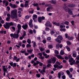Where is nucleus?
<instances>
[{"label": "nucleus", "instance_id": "obj_1", "mask_svg": "<svg viewBox=\"0 0 79 79\" xmlns=\"http://www.w3.org/2000/svg\"><path fill=\"white\" fill-rule=\"evenodd\" d=\"M17 13V10L16 9H14L11 11V18L12 19H16L18 18V16L16 15Z\"/></svg>", "mask_w": 79, "mask_h": 79}, {"label": "nucleus", "instance_id": "obj_2", "mask_svg": "<svg viewBox=\"0 0 79 79\" xmlns=\"http://www.w3.org/2000/svg\"><path fill=\"white\" fill-rule=\"evenodd\" d=\"M15 24L14 23L11 22L10 23H6V25H4V26L5 29H10V27L11 26H13Z\"/></svg>", "mask_w": 79, "mask_h": 79}, {"label": "nucleus", "instance_id": "obj_3", "mask_svg": "<svg viewBox=\"0 0 79 79\" xmlns=\"http://www.w3.org/2000/svg\"><path fill=\"white\" fill-rule=\"evenodd\" d=\"M56 58L54 57L53 58H51V59L48 60V63H52V64H55L56 61Z\"/></svg>", "mask_w": 79, "mask_h": 79}, {"label": "nucleus", "instance_id": "obj_4", "mask_svg": "<svg viewBox=\"0 0 79 79\" xmlns=\"http://www.w3.org/2000/svg\"><path fill=\"white\" fill-rule=\"evenodd\" d=\"M19 33H12L10 34V36L11 37H13L14 39H18V37H19Z\"/></svg>", "mask_w": 79, "mask_h": 79}, {"label": "nucleus", "instance_id": "obj_5", "mask_svg": "<svg viewBox=\"0 0 79 79\" xmlns=\"http://www.w3.org/2000/svg\"><path fill=\"white\" fill-rule=\"evenodd\" d=\"M69 61L70 62V65H73V64H74V63L76 61L75 60H74V59L72 58L71 59H69Z\"/></svg>", "mask_w": 79, "mask_h": 79}, {"label": "nucleus", "instance_id": "obj_6", "mask_svg": "<svg viewBox=\"0 0 79 79\" xmlns=\"http://www.w3.org/2000/svg\"><path fill=\"white\" fill-rule=\"evenodd\" d=\"M54 67L55 68H57V69H61L63 68V65H61L60 66H59L58 65L56 64H55L54 65Z\"/></svg>", "mask_w": 79, "mask_h": 79}, {"label": "nucleus", "instance_id": "obj_7", "mask_svg": "<svg viewBox=\"0 0 79 79\" xmlns=\"http://www.w3.org/2000/svg\"><path fill=\"white\" fill-rule=\"evenodd\" d=\"M18 27V31L17 33L18 34H19V32H20V30H21V25L20 24H18L17 25Z\"/></svg>", "mask_w": 79, "mask_h": 79}, {"label": "nucleus", "instance_id": "obj_8", "mask_svg": "<svg viewBox=\"0 0 79 79\" xmlns=\"http://www.w3.org/2000/svg\"><path fill=\"white\" fill-rule=\"evenodd\" d=\"M45 25L46 26H47L48 27H51L52 26L50 23V22H49V21H48L45 24Z\"/></svg>", "mask_w": 79, "mask_h": 79}, {"label": "nucleus", "instance_id": "obj_9", "mask_svg": "<svg viewBox=\"0 0 79 79\" xmlns=\"http://www.w3.org/2000/svg\"><path fill=\"white\" fill-rule=\"evenodd\" d=\"M9 5L10 6H11L12 8H13L14 9L16 8H17V6H16L15 4H12L10 3Z\"/></svg>", "mask_w": 79, "mask_h": 79}, {"label": "nucleus", "instance_id": "obj_10", "mask_svg": "<svg viewBox=\"0 0 79 79\" xmlns=\"http://www.w3.org/2000/svg\"><path fill=\"white\" fill-rule=\"evenodd\" d=\"M64 10L66 11L69 12V11L70 9L68 8V7L66 6H64Z\"/></svg>", "mask_w": 79, "mask_h": 79}, {"label": "nucleus", "instance_id": "obj_11", "mask_svg": "<svg viewBox=\"0 0 79 79\" xmlns=\"http://www.w3.org/2000/svg\"><path fill=\"white\" fill-rule=\"evenodd\" d=\"M72 56L74 58H76L77 56V52L76 51H74L73 52Z\"/></svg>", "mask_w": 79, "mask_h": 79}, {"label": "nucleus", "instance_id": "obj_12", "mask_svg": "<svg viewBox=\"0 0 79 79\" xmlns=\"http://www.w3.org/2000/svg\"><path fill=\"white\" fill-rule=\"evenodd\" d=\"M56 57H57L58 59H60L61 60H64V58L62 57L60 55H57L56 56Z\"/></svg>", "mask_w": 79, "mask_h": 79}, {"label": "nucleus", "instance_id": "obj_13", "mask_svg": "<svg viewBox=\"0 0 79 79\" xmlns=\"http://www.w3.org/2000/svg\"><path fill=\"white\" fill-rule=\"evenodd\" d=\"M28 27V26L27 24H25L22 26V27H23V29H24V30H26V29H27Z\"/></svg>", "mask_w": 79, "mask_h": 79}, {"label": "nucleus", "instance_id": "obj_14", "mask_svg": "<svg viewBox=\"0 0 79 79\" xmlns=\"http://www.w3.org/2000/svg\"><path fill=\"white\" fill-rule=\"evenodd\" d=\"M3 67V69L4 71V72H6L7 70H8V68H7V66H6V68H5V66H2Z\"/></svg>", "mask_w": 79, "mask_h": 79}, {"label": "nucleus", "instance_id": "obj_15", "mask_svg": "<svg viewBox=\"0 0 79 79\" xmlns=\"http://www.w3.org/2000/svg\"><path fill=\"white\" fill-rule=\"evenodd\" d=\"M28 2H29L27 1H26L25 2V4L24 5V6L25 8H27V7L28 6Z\"/></svg>", "mask_w": 79, "mask_h": 79}, {"label": "nucleus", "instance_id": "obj_16", "mask_svg": "<svg viewBox=\"0 0 79 79\" xmlns=\"http://www.w3.org/2000/svg\"><path fill=\"white\" fill-rule=\"evenodd\" d=\"M76 5L74 4H69L67 6L68 7H70V8H72V7H74Z\"/></svg>", "mask_w": 79, "mask_h": 79}, {"label": "nucleus", "instance_id": "obj_17", "mask_svg": "<svg viewBox=\"0 0 79 79\" xmlns=\"http://www.w3.org/2000/svg\"><path fill=\"white\" fill-rule=\"evenodd\" d=\"M55 40L56 42H58V43H59L60 44L61 43V40H59L58 37H57V38L55 39Z\"/></svg>", "mask_w": 79, "mask_h": 79}, {"label": "nucleus", "instance_id": "obj_18", "mask_svg": "<svg viewBox=\"0 0 79 79\" xmlns=\"http://www.w3.org/2000/svg\"><path fill=\"white\" fill-rule=\"evenodd\" d=\"M33 20H35V19H36L37 18V15H34L33 16Z\"/></svg>", "mask_w": 79, "mask_h": 79}, {"label": "nucleus", "instance_id": "obj_19", "mask_svg": "<svg viewBox=\"0 0 79 79\" xmlns=\"http://www.w3.org/2000/svg\"><path fill=\"white\" fill-rule=\"evenodd\" d=\"M68 13L69 15H72V16H73V11H71L70 10L69 11Z\"/></svg>", "mask_w": 79, "mask_h": 79}, {"label": "nucleus", "instance_id": "obj_20", "mask_svg": "<svg viewBox=\"0 0 79 79\" xmlns=\"http://www.w3.org/2000/svg\"><path fill=\"white\" fill-rule=\"evenodd\" d=\"M50 2L51 3H52V4H55V3H56L55 1L53 0H51Z\"/></svg>", "mask_w": 79, "mask_h": 79}, {"label": "nucleus", "instance_id": "obj_21", "mask_svg": "<svg viewBox=\"0 0 79 79\" xmlns=\"http://www.w3.org/2000/svg\"><path fill=\"white\" fill-rule=\"evenodd\" d=\"M64 53V51H63V50H61L60 52V54L61 55H63Z\"/></svg>", "mask_w": 79, "mask_h": 79}, {"label": "nucleus", "instance_id": "obj_22", "mask_svg": "<svg viewBox=\"0 0 79 79\" xmlns=\"http://www.w3.org/2000/svg\"><path fill=\"white\" fill-rule=\"evenodd\" d=\"M53 24H55L56 26H60V23H56V22H54L53 23Z\"/></svg>", "mask_w": 79, "mask_h": 79}, {"label": "nucleus", "instance_id": "obj_23", "mask_svg": "<svg viewBox=\"0 0 79 79\" xmlns=\"http://www.w3.org/2000/svg\"><path fill=\"white\" fill-rule=\"evenodd\" d=\"M66 48L68 52H70V51H71V49H70V48L69 47V46H66Z\"/></svg>", "mask_w": 79, "mask_h": 79}, {"label": "nucleus", "instance_id": "obj_24", "mask_svg": "<svg viewBox=\"0 0 79 79\" xmlns=\"http://www.w3.org/2000/svg\"><path fill=\"white\" fill-rule=\"evenodd\" d=\"M27 42L29 44H31V41L30 39H28L27 40Z\"/></svg>", "mask_w": 79, "mask_h": 79}, {"label": "nucleus", "instance_id": "obj_25", "mask_svg": "<svg viewBox=\"0 0 79 79\" xmlns=\"http://www.w3.org/2000/svg\"><path fill=\"white\" fill-rule=\"evenodd\" d=\"M38 22L39 23H41L42 22V17H39L38 18Z\"/></svg>", "mask_w": 79, "mask_h": 79}, {"label": "nucleus", "instance_id": "obj_26", "mask_svg": "<svg viewBox=\"0 0 79 79\" xmlns=\"http://www.w3.org/2000/svg\"><path fill=\"white\" fill-rule=\"evenodd\" d=\"M1 34H6V31H0Z\"/></svg>", "mask_w": 79, "mask_h": 79}, {"label": "nucleus", "instance_id": "obj_27", "mask_svg": "<svg viewBox=\"0 0 79 79\" xmlns=\"http://www.w3.org/2000/svg\"><path fill=\"white\" fill-rule=\"evenodd\" d=\"M30 17H31V16H29V15H27L25 16V19H27L30 18Z\"/></svg>", "mask_w": 79, "mask_h": 79}, {"label": "nucleus", "instance_id": "obj_28", "mask_svg": "<svg viewBox=\"0 0 79 79\" xmlns=\"http://www.w3.org/2000/svg\"><path fill=\"white\" fill-rule=\"evenodd\" d=\"M37 47L36 43H35V42H34L33 45V47H34V48H35V47Z\"/></svg>", "mask_w": 79, "mask_h": 79}, {"label": "nucleus", "instance_id": "obj_29", "mask_svg": "<svg viewBox=\"0 0 79 79\" xmlns=\"http://www.w3.org/2000/svg\"><path fill=\"white\" fill-rule=\"evenodd\" d=\"M66 43L68 45H70L71 44V43L69 41H67Z\"/></svg>", "mask_w": 79, "mask_h": 79}, {"label": "nucleus", "instance_id": "obj_30", "mask_svg": "<svg viewBox=\"0 0 79 79\" xmlns=\"http://www.w3.org/2000/svg\"><path fill=\"white\" fill-rule=\"evenodd\" d=\"M32 5L34 6H37L39 5V4L37 3H34L32 4Z\"/></svg>", "mask_w": 79, "mask_h": 79}, {"label": "nucleus", "instance_id": "obj_31", "mask_svg": "<svg viewBox=\"0 0 79 79\" xmlns=\"http://www.w3.org/2000/svg\"><path fill=\"white\" fill-rule=\"evenodd\" d=\"M54 52L55 54L56 55H58V54H59V52L57 50H55Z\"/></svg>", "mask_w": 79, "mask_h": 79}, {"label": "nucleus", "instance_id": "obj_32", "mask_svg": "<svg viewBox=\"0 0 79 79\" xmlns=\"http://www.w3.org/2000/svg\"><path fill=\"white\" fill-rule=\"evenodd\" d=\"M69 23V22L67 21H66L64 23V24H66V25H67V26H68Z\"/></svg>", "mask_w": 79, "mask_h": 79}, {"label": "nucleus", "instance_id": "obj_33", "mask_svg": "<svg viewBox=\"0 0 79 79\" xmlns=\"http://www.w3.org/2000/svg\"><path fill=\"white\" fill-rule=\"evenodd\" d=\"M74 64H79V60H77L74 63Z\"/></svg>", "mask_w": 79, "mask_h": 79}, {"label": "nucleus", "instance_id": "obj_34", "mask_svg": "<svg viewBox=\"0 0 79 79\" xmlns=\"http://www.w3.org/2000/svg\"><path fill=\"white\" fill-rule=\"evenodd\" d=\"M58 77L60 79V77H61V72H60L58 73Z\"/></svg>", "mask_w": 79, "mask_h": 79}, {"label": "nucleus", "instance_id": "obj_35", "mask_svg": "<svg viewBox=\"0 0 79 79\" xmlns=\"http://www.w3.org/2000/svg\"><path fill=\"white\" fill-rule=\"evenodd\" d=\"M26 31H23V35L22 36V37H24V36H26Z\"/></svg>", "mask_w": 79, "mask_h": 79}, {"label": "nucleus", "instance_id": "obj_36", "mask_svg": "<svg viewBox=\"0 0 79 79\" xmlns=\"http://www.w3.org/2000/svg\"><path fill=\"white\" fill-rule=\"evenodd\" d=\"M51 9H53V8L52 7L51 8V7H48L47 8V11H50V10Z\"/></svg>", "mask_w": 79, "mask_h": 79}, {"label": "nucleus", "instance_id": "obj_37", "mask_svg": "<svg viewBox=\"0 0 79 79\" xmlns=\"http://www.w3.org/2000/svg\"><path fill=\"white\" fill-rule=\"evenodd\" d=\"M26 47L27 48H29V47L30 48L31 47V45L30 44H27V45H26Z\"/></svg>", "mask_w": 79, "mask_h": 79}, {"label": "nucleus", "instance_id": "obj_38", "mask_svg": "<svg viewBox=\"0 0 79 79\" xmlns=\"http://www.w3.org/2000/svg\"><path fill=\"white\" fill-rule=\"evenodd\" d=\"M60 28H65V25H60Z\"/></svg>", "mask_w": 79, "mask_h": 79}, {"label": "nucleus", "instance_id": "obj_39", "mask_svg": "<svg viewBox=\"0 0 79 79\" xmlns=\"http://www.w3.org/2000/svg\"><path fill=\"white\" fill-rule=\"evenodd\" d=\"M40 73H45V70L44 69H43L42 70H41L40 72Z\"/></svg>", "mask_w": 79, "mask_h": 79}, {"label": "nucleus", "instance_id": "obj_40", "mask_svg": "<svg viewBox=\"0 0 79 79\" xmlns=\"http://www.w3.org/2000/svg\"><path fill=\"white\" fill-rule=\"evenodd\" d=\"M55 64H56L57 65L58 64V65H60L61 64V63H60L59 62H58V61H56V62Z\"/></svg>", "mask_w": 79, "mask_h": 79}, {"label": "nucleus", "instance_id": "obj_41", "mask_svg": "<svg viewBox=\"0 0 79 79\" xmlns=\"http://www.w3.org/2000/svg\"><path fill=\"white\" fill-rule=\"evenodd\" d=\"M40 50L41 52H43L44 50H45V49L44 48H42L41 47L40 48Z\"/></svg>", "mask_w": 79, "mask_h": 79}, {"label": "nucleus", "instance_id": "obj_42", "mask_svg": "<svg viewBox=\"0 0 79 79\" xmlns=\"http://www.w3.org/2000/svg\"><path fill=\"white\" fill-rule=\"evenodd\" d=\"M74 39V38H73V37H70L69 36V38H68V39L69 40H73Z\"/></svg>", "mask_w": 79, "mask_h": 79}, {"label": "nucleus", "instance_id": "obj_43", "mask_svg": "<svg viewBox=\"0 0 79 79\" xmlns=\"http://www.w3.org/2000/svg\"><path fill=\"white\" fill-rule=\"evenodd\" d=\"M48 48L50 49V48H53V46L51 45H49L48 46Z\"/></svg>", "mask_w": 79, "mask_h": 79}, {"label": "nucleus", "instance_id": "obj_44", "mask_svg": "<svg viewBox=\"0 0 79 79\" xmlns=\"http://www.w3.org/2000/svg\"><path fill=\"white\" fill-rule=\"evenodd\" d=\"M60 39V40H62L63 39V37H62V36L61 35H59L57 37Z\"/></svg>", "mask_w": 79, "mask_h": 79}, {"label": "nucleus", "instance_id": "obj_45", "mask_svg": "<svg viewBox=\"0 0 79 79\" xmlns=\"http://www.w3.org/2000/svg\"><path fill=\"white\" fill-rule=\"evenodd\" d=\"M32 19H31L30 20L29 23V24H32Z\"/></svg>", "mask_w": 79, "mask_h": 79}, {"label": "nucleus", "instance_id": "obj_46", "mask_svg": "<svg viewBox=\"0 0 79 79\" xmlns=\"http://www.w3.org/2000/svg\"><path fill=\"white\" fill-rule=\"evenodd\" d=\"M33 51V50L31 49L30 50H27V52H28L29 53H32V52Z\"/></svg>", "mask_w": 79, "mask_h": 79}, {"label": "nucleus", "instance_id": "obj_47", "mask_svg": "<svg viewBox=\"0 0 79 79\" xmlns=\"http://www.w3.org/2000/svg\"><path fill=\"white\" fill-rule=\"evenodd\" d=\"M66 72L68 75H69L70 74V72L69 71V70H67Z\"/></svg>", "mask_w": 79, "mask_h": 79}, {"label": "nucleus", "instance_id": "obj_48", "mask_svg": "<svg viewBox=\"0 0 79 79\" xmlns=\"http://www.w3.org/2000/svg\"><path fill=\"white\" fill-rule=\"evenodd\" d=\"M11 29L14 31H15V30H16V28H15V27L12 26L11 27Z\"/></svg>", "mask_w": 79, "mask_h": 79}, {"label": "nucleus", "instance_id": "obj_49", "mask_svg": "<svg viewBox=\"0 0 79 79\" xmlns=\"http://www.w3.org/2000/svg\"><path fill=\"white\" fill-rule=\"evenodd\" d=\"M45 30L46 31H50V28L48 27H46L45 28Z\"/></svg>", "mask_w": 79, "mask_h": 79}, {"label": "nucleus", "instance_id": "obj_50", "mask_svg": "<svg viewBox=\"0 0 79 79\" xmlns=\"http://www.w3.org/2000/svg\"><path fill=\"white\" fill-rule=\"evenodd\" d=\"M65 35L66 38L67 39H68V38L69 37V36H68V34L66 33L65 34Z\"/></svg>", "mask_w": 79, "mask_h": 79}, {"label": "nucleus", "instance_id": "obj_51", "mask_svg": "<svg viewBox=\"0 0 79 79\" xmlns=\"http://www.w3.org/2000/svg\"><path fill=\"white\" fill-rule=\"evenodd\" d=\"M18 44L19 46H21V45H22V42H19Z\"/></svg>", "mask_w": 79, "mask_h": 79}, {"label": "nucleus", "instance_id": "obj_52", "mask_svg": "<svg viewBox=\"0 0 79 79\" xmlns=\"http://www.w3.org/2000/svg\"><path fill=\"white\" fill-rule=\"evenodd\" d=\"M39 58L40 59H41V60H43L44 59V57L42 56H40L39 57Z\"/></svg>", "mask_w": 79, "mask_h": 79}, {"label": "nucleus", "instance_id": "obj_53", "mask_svg": "<svg viewBox=\"0 0 79 79\" xmlns=\"http://www.w3.org/2000/svg\"><path fill=\"white\" fill-rule=\"evenodd\" d=\"M29 13H31V14H33L34 13V10H32V11H29Z\"/></svg>", "mask_w": 79, "mask_h": 79}, {"label": "nucleus", "instance_id": "obj_54", "mask_svg": "<svg viewBox=\"0 0 79 79\" xmlns=\"http://www.w3.org/2000/svg\"><path fill=\"white\" fill-rule=\"evenodd\" d=\"M36 76H37V77L39 78V77H40V75L39 74H37L36 75Z\"/></svg>", "mask_w": 79, "mask_h": 79}, {"label": "nucleus", "instance_id": "obj_55", "mask_svg": "<svg viewBox=\"0 0 79 79\" xmlns=\"http://www.w3.org/2000/svg\"><path fill=\"white\" fill-rule=\"evenodd\" d=\"M29 33H30V34H33V31H32V30H30L29 31Z\"/></svg>", "mask_w": 79, "mask_h": 79}, {"label": "nucleus", "instance_id": "obj_56", "mask_svg": "<svg viewBox=\"0 0 79 79\" xmlns=\"http://www.w3.org/2000/svg\"><path fill=\"white\" fill-rule=\"evenodd\" d=\"M52 66V65L50 64H48L47 65V67L48 68H49V67H50Z\"/></svg>", "mask_w": 79, "mask_h": 79}, {"label": "nucleus", "instance_id": "obj_57", "mask_svg": "<svg viewBox=\"0 0 79 79\" xmlns=\"http://www.w3.org/2000/svg\"><path fill=\"white\" fill-rule=\"evenodd\" d=\"M69 70L71 73H72L73 72V68H70L69 69Z\"/></svg>", "mask_w": 79, "mask_h": 79}, {"label": "nucleus", "instance_id": "obj_58", "mask_svg": "<svg viewBox=\"0 0 79 79\" xmlns=\"http://www.w3.org/2000/svg\"><path fill=\"white\" fill-rule=\"evenodd\" d=\"M20 52L22 53H24L25 52H26V50H24V51H22L21 50L20 51Z\"/></svg>", "mask_w": 79, "mask_h": 79}, {"label": "nucleus", "instance_id": "obj_59", "mask_svg": "<svg viewBox=\"0 0 79 79\" xmlns=\"http://www.w3.org/2000/svg\"><path fill=\"white\" fill-rule=\"evenodd\" d=\"M38 55H39L40 56H42V54L41 53H39L38 54Z\"/></svg>", "mask_w": 79, "mask_h": 79}, {"label": "nucleus", "instance_id": "obj_60", "mask_svg": "<svg viewBox=\"0 0 79 79\" xmlns=\"http://www.w3.org/2000/svg\"><path fill=\"white\" fill-rule=\"evenodd\" d=\"M9 64L11 66H13V62L10 63Z\"/></svg>", "mask_w": 79, "mask_h": 79}, {"label": "nucleus", "instance_id": "obj_61", "mask_svg": "<svg viewBox=\"0 0 79 79\" xmlns=\"http://www.w3.org/2000/svg\"><path fill=\"white\" fill-rule=\"evenodd\" d=\"M16 63H14L13 64V67H16Z\"/></svg>", "mask_w": 79, "mask_h": 79}, {"label": "nucleus", "instance_id": "obj_62", "mask_svg": "<svg viewBox=\"0 0 79 79\" xmlns=\"http://www.w3.org/2000/svg\"><path fill=\"white\" fill-rule=\"evenodd\" d=\"M76 59L77 60H79V55H77V56L76 57Z\"/></svg>", "mask_w": 79, "mask_h": 79}, {"label": "nucleus", "instance_id": "obj_63", "mask_svg": "<svg viewBox=\"0 0 79 79\" xmlns=\"http://www.w3.org/2000/svg\"><path fill=\"white\" fill-rule=\"evenodd\" d=\"M7 18H10V14H8V13L7 14Z\"/></svg>", "mask_w": 79, "mask_h": 79}, {"label": "nucleus", "instance_id": "obj_64", "mask_svg": "<svg viewBox=\"0 0 79 79\" xmlns=\"http://www.w3.org/2000/svg\"><path fill=\"white\" fill-rule=\"evenodd\" d=\"M10 18L7 17L6 18V21H9V20H10Z\"/></svg>", "mask_w": 79, "mask_h": 79}]
</instances>
